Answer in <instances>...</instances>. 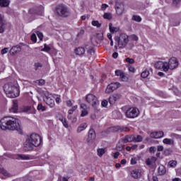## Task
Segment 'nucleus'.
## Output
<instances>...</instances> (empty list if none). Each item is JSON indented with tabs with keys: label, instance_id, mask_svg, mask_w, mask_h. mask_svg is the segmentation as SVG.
Instances as JSON below:
<instances>
[{
	"label": "nucleus",
	"instance_id": "33",
	"mask_svg": "<svg viewBox=\"0 0 181 181\" xmlns=\"http://www.w3.org/2000/svg\"><path fill=\"white\" fill-rule=\"evenodd\" d=\"M0 173H1V175L5 176L6 177H9V176H11V174H9L8 171H6L5 169L2 168H0Z\"/></svg>",
	"mask_w": 181,
	"mask_h": 181
},
{
	"label": "nucleus",
	"instance_id": "6",
	"mask_svg": "<svg viewBox=\"0 0 181 181\" xmlns=\"http://www.w3.org/2000/svg\"><path fill=\"white\" fill-rule=\"evenodd\" d=\"M43 101L45 102L47 105H49L50 108H54L56 103H54V98L53 95L47 91H42Z\"/></svg>",
	"mask_w": 181,
	"mask_h": 181
},
{
	"label": "nucleus",
	"instance_id": "23",
	"mask_svg": "<svg viewBox=\"0 0 181 181\" xmlns=\"http://www.w3.org/2000/svg\"><path fill=\"white\" fill-rule=\"evenodd\" d=\"M134 139H135V136L134 135H127L123 139V142L124 144H127V142H134Z\"/></svg>",
	"mask_w": 181,
	"mask_h": 181
},
{
	"label": "nucleus",
	"instance_id": "13",
	"mask_svg": "<svg viewBox=\"0 0 181 181\" xmlns=\"http://www.w3.org/2000/svg\"><path fill=\"white\" fill-rule=\"evenodd\" d=\"M79 107L81 110V117H83L88 115V107L86 103H80Z\"/></svg>",
	"mask_w": 181,
	"mask_h": 181
},
{
	"label": "nucleus",
	"instance_id": "2",
	"mask_svg": "<svg viewBox=\"0 0 181 181\" xmlns=\"http://www.w3.org/2000/svg\"><path fill=\"white\" fill-rule=\"evenodd\" d=\"M179 66V60L175 57H172L169 59L168 62L158 61L156 62L155 67L158 70H163L165 73H168L169 70H175L177 69Z\"/></svg>",
	"mask_w": 181,
	"mask_h": 181
},
{
	"label": "nucleus",
	"instance_id": "3",
	"mask_svg": "<svg viewBox=\"0 0 181 181\" xmlns=\"http://www.w3.org/2000/svg\"><path fill=\"white\" fill-rule=\"evenodd\" d=\"M42 144V138L39 134H33L29 136L23 144V149L25 152L33 151V148L37 147Z\"/></svg>",
	"mask_w": 181,
	"mask_h": 181
},
{
	"label": "nucleus",
	"instance_id": "61",
	"mask_svg": "<svg viewBox=\"0 0 181 181\" xmlns=\"http://www.w3.org/2000/svg\"><path fill=\"white\" fill-rule=\"evenodd\" d=\"M113 158H115V159H117L118 156H119V152H116L115 153L112 154Z\"/></svg>",
	"mask_w": 181,
	"mask_h": 181
},
{
	"label": "nucleus",
	"instance_id": "56",
	"mask_svg": "<svg viewBox=\"0 0 181 181\" xmlns=\"http://www.w3.org/2000/svg\"><path fill=\"white\" fill-rule=\"evenodd\" d=\"M102 107H107L108 105V101L107 100H103L101 103Z\"/></svg>",
	"mask_w": 181,
	"mask_h": 181
},
{
	"label": "nucleus",
	"instance_id": "38",
	"mask_svg": "<svg viewBox=\"0 0 181 181\" xmlns=\"http://www.w3.org/2000/svg\"><path fill=\"white\" fill-rule=\"evenodd\" d=\"M77 108H78V106L77 105L73 106L70 110H68V113L70 114V115H71L73 112H74V111L77 110Z\"/></svg>",
	"mask_w": 181,
	"mask_h": 181
},
{
	"label": "nucleus",
	"instance_id": "39",
	"mask_svg": "<svg viewBox=\"0 0 181 181\" xmlns=\"http://www.w3.org/2000/svg\"><path fill=\"white\" fill-rule=\"evenodd\" d=\"M50 50H52V48H50V47L49 45H47V44H45L44 48L42 49H41V52H50Z\"/></svg>",
	"mask_w": 181,
	"mask_h": 181
},
{
	"label": "nucleus",
	"instance_id": "24",
	"mask_svg": "<svg viewBox=\"0 0 181 181\" xmlns=\"http://www.w3.org/2000/svg\"><path fill=\"white\" fill-rule=\"evenodd\" d=\"M10 112H18V101L17 100H13V106L10 109Z\"/></svg>",
	"mask_w": 181,
	"mask_h": 181
},
{
	"label": "nucleus",
	"instance_id": "58",
	"mask_svg": "<svg viewBox=\"0 0 181 181\" xmlns=\"http://www.w3.org/2000/svg\"><path fill=\"white\" fill-rule=\"evenodd\" d=\"M131 163L132 165H136V158H132L131 159Z\"/></svg>",
	"mask_w": 181,
	"mask_h": 181
},
{
	"label": "nucleus",
	"instance_id": "30",
	"mask_svg": "<svg viewBox=\"0 0 181 181\" xmlns=\"http://www.w3.org/2000/svg\"><path fill=\"white\" fill-rule=\"evenodd\" d=\"M5 24L4 23V17L0 15V33H4Z\"/></svg>",
	"mask_w": 181,
	"mask_h": 181
},
{
	"label": "nucleus",
	"instance_id": "62",
	"mask_svg": "<svg viewBox=\"0 0 181 181\" xmlns=\"http://www.w3.org/2000/svg\"><path fill=\"white\" fill-rule=\"evenodd\" d=\"M129 71H131V73H135V68L134 66H129Z\"/></svg>",
	"mask_w": 181,
	"mask_h": 181
},
{
	"label": "nucleus",
	"instance_id": "59",
	"mask_svg": "<svg viewBox=\"0 0 181 181\" xmlns=\"http://www.w3.org/2000/svg\"><path fill=\"white\" fill-rule=\"evenodd\" d=\"M39 67H42V64L41 63H36L35 64V70H37V69H39Z\"/></svg>",
	"mask_w": 181,
	"mask_h": 181
},
{
	"label": "nucleus",
	"instance_id": "22",
	"mask_svg": "<svg viewBox=\"0 0 181 181\" xmlns=\"http://www.w3.org/2000/svg\"><path fill=\"white\" fill-rule=\"evenodd\" d=\"M16 158L19 160H29L30 159V156L25 154H18L16 156Z\"/></svg>",
	"mask_w": 181,
	"mask_h": 181
},
{
	"label": "nucleus",
	"instance_id": "54",
	"mask_svg": "<svg viewBox=\"0 0 181 181\" xmlns=\"http://www.w3.org/2000/svg\"><path fill=\"white\" fill-rule=\"evenodd\" d=\"M101 11H105V9L107 8H108V4H103L102 5H101Z\"/></svg>",
	"mask_w": 181,
	"mask_h": 181
},
{
	"label": "nucleus",
	"instance_id": "31",
	"mask_svg": "<svg viewBox=\"0 0 181 181\" xmlns=\"http://www.w3.org/2000/svg\"><path fill=\"white\" fill-rule=\"evenodd\" d=\"M9 0H0V6L1 8H6V6H9Z\"/></svg>",
	"mask_w": 181,
	"mask_h": 181
},
{
	"label": "nucleus",
	"instance_id": "15",
	"mask_svg": "<svg viewBox=\"0 0 181 181\" xmlns=\"http://www.w3.org/2000/svg\"><path fill=\"white\" fill-rule=\"evenodd\" d=\"M150 136L154 139H160V138H163V136H165V133L162 131L154 132L150 134Z\"/></svg>",
	"mask_w": 181,
	"mask_h": 181
},
{
	"label": "nucleus",
	"instance_id": "42",
	"mask_svg": "<svg viewBox=\"0 0 181 181\" xmlns=\"http://www.w3.org/2000/svg\"><path fill=\"white\" fill-rule=\"evenodd\" d=\"M37 110L38 111H46V107H45V106H43L42 104H39V105H37Z\"/></svg>",
	"mask_w": 181,
	"mask_h": 181
},
{
	"label": "nucleus",
	"instance_id": "41",
	"mask_svg": "<svg viewBox=\"0 0 181 181\" xmlns=\"http://www.w3.org/2000/svg\"><path fill=\"white\" fill-rule=\"evenodd\" d=\"M96 37L100 41L104 40V35H103V33H96Z\"/></svg>",
	"mask_w": 181,
	"mask_h": 181
},
{
	"label": "nucleus",
	"instance_id": "1",
	"mask_svg": "<svg viewBox=\"0 0 181 181\" xmlns=\"http://www.w3.org/2000/svg\"><path fill=\"white\" fill-rule=\"evenodd\" d=\"M0 128L3 131H17L20 134L22 132V127L19 119L12 117H4L0 120Z\"/></svg>",
	"mask_w": 181,
	"mask_h": 181
},
{
	"label": "nucleus",
	"instance_id": "45",
	"mask_svg": "<svg viewBox=\"0 0 181 181\" xmlns=\"http://www.w3.org/2000/svg\"><path fill=\"white\" fill-rule=\"evenodd\" d=\"M130 37L132 40H133V42H138V40H139V37H138V35L135 34H132V35H130Z\"/></svg>",
	"mask_w": 181,
	"mask_h": 181
},
{
	"label": "nucleus",
	"instance_id": "32",
	"mask_svg": "<svg viewBox=\"0 0 181 181\" xmlns=\"http://www.w3.org/2000/svg\"><path fill=\"white\" fill-rule=\"evenodd\" d=\"M59 121L63 124L64 127L65 128H69V124H67V122L66 121V118H64L63 116H61L59 117Z\"/></svg>",
	"mask_w": 181,
	"mask_h": 181
},
{
	"label": "nucleus",
	"instance_id": "21",
	"mask_svg": "<svg viewBox=\"0 0 181 181\" xmlns=\"http://www.w3.org/2000/svg\"><path fill=\"white\" fill-rule=\"evenodd\" d=\"M87 127H88L87 123L81 124L76 129L77 134H81V132H83V131H85V129H87Z\"/></svg>",
	"mask_w": 181,
	"mask_h": 181
},
{
	"label": "nucleus",
	"instance_id": "7",
	"mask_svg": "<svg viewBox=\"0 0 181 181\" xmlns=\"http://www.w3.org/2000/svg\"><path fill=\"white\" fill-rule=\"evenodd\" d=\"M85 100L89 105H91L93 108H97L98 105H100V100H98V98L92 93H89L86 95Z\"/></svg>",
	"mask_w": 181,
	"mask_h": 181
},
{
	"label": "nucleus",
	"instance_id": "8",
	"mask_svg": "<svg viewBox=\"0 0 181 181\" xmlns=\"http://www.w3.org/2000/svg\"><path fill=\"white\" fill-rule=\"evenodd\" d=\"M115 40L118 42L119 47H125L129 42V36L127 34H121L118 37L115 38Z\"/></svg>",
	"mask_w": 181,
	"mask_h": 181
},
{
	"label": "nucleus",
	"instance_id": "27",
	"mask_svg": "<svg viewBox=\"0 0 181 181\" xmlns=\"http://www.w3.org/2000/svg\"><path fill=\"white\" fill-rule=\"evenodd\" d=\"M109 30L111 33H117V32H119V27H115L112 25V23L109 24Z\"/></svg>",
	"mask_w": 181,
	"mask_h": 181
},
{
	"label": "nucleus",
	"instance_id": "46",
	"mask_svg": "<svg viewBox=\"0 0 181 181\" xmlns=\"http://www.w3.org/2000/svg\"><path fill=\"white\" fill-rule=\"evenodd\" d=\"M45 83L46 81H45L43 79L35 81V84H37V86H44Z\"/></svg>",
	"mask_w": 181,
	"mask_h": 181
},
{
	"label": "nucleus",
	"instance_id": "36",
	"mask_svg": "<svg viewBox=\"0 0 181 181\" xmlns=\"http://www.w3.org/2000/svg\"><path fill=\"white\" fill-rule=\"evenodd\" d=\"M177 165V161L176 160H170L168 162V168H175Z\"/></svg>",
	"mask_w": 181,
	"mask_h": 181
},
{
	"label": "nucleus",
	"instance_id": "47",
	"mask_svg": "<svg viewBox=\"0 0 181 181\" xmlns=\"http://www.w3.org/2000/svg\"><path fill=\"white\" fill-rule=\"evenodd\" d=\"M121 80L123 81H128L129 80V78H128V76L127 75H125V74H123L122 75V76L120 77Z\"/></svg>",
	"mask_w": 181,
	"mask_h": 181
},
{
	"label": "nucleus",
	"instance_id": "10",
	"mask_svg": "<svg viewBox=\"0 0 181 181\" xmlns=\"http://www.w3.org/2000/svg\"><path fill=\"white\" fill-rule=\"evenodd\" d=\"M127 118H136L139 115V110L136 107H130L125 112Z\"/></svg>",
	"mask_w": 181,
	"mask_h": 181
},
{
	"label": "nucleus",
	"instance_id": "19",
	"mask_svg": "<svg viewBox=\"0 0 181 181\" xmlns=\"http://www.w3.org/2000/svg\"><path fill=\"white\" fill-rule=\"evenodd\" d=\"M21 50H22L21 47L16 45V46L13 47L10 49V54H11V56H16V54H18V53H21Z\"/></svg>",
	"mask_w": 181,
	"mask_h": 181
},
{
	"label": "nucleus",
	"instance_id": "18",
	"mask_svg": "<svg viewBox=\"0 0 181 181\" xmlns=\"http://www.w3.org/2000/svg\"><path fill=\"white\" fill-rule=\"evenodd\" d=\"M115 11L117 15H118V16H121V15L124 13V11H125L124 4H117L115 7Z\"/></svg>",
	"mask_w": 181,
	"mask_h": 181
},
{
	"label": "nucleus",
	"instance_id": "64",
	"mask_svg": "<svg viewBox=\"0 0 181 181\" xmlns=\"http://www.w3.org/2000/svg\"><path fill=\"white\" fill-rule=\"evenodd\" d=\"M112 57L114 59H117V57H118V52H115L112 54Z\"/></svg>",
	"mask_w": 181,
	"mask_h": 181
},
{
	"label": "nucleus",
	"instance_id": "29",
	"mask_svg": "<svg viewBox=\"0 0 181 181\" xmlns=\"http://www.w3.org/2000/svg\"><path fill=\"white\" fill-rule=\"evenodd\" d=\"M105 152H107V150L105 148H98L97 149V153H98V156H99V158H102V156L105 154Z\"/></svg>",
	"mask_w": 181,
	"mask_h": 181
},
{
	"label": "nucleus",
	"instance_id": "53",
	"mask_svg": "<svg viewBox=\"0 0 181 181\" xmlns=\"http://www.w3.org/2000/svg\"><path fill=\"white\" fill-rule=\"evenodd\" d=\"M8 52H9V48H8V47H6L1 50V54H6V53H8Z\"/></svg>",
	"mask_w": 181,
	"mask_h": 181
},
{
	"label": "nucleus",
	"instance_id": "11",
	"mask_svg": "<svg viewBox=\"0 0 181 181\" xmlns=\"http://www.w3.org/2000/svg\"><path fill=\"white\" fill-rule=\"evenodd\" d=\"M119 87H121V83L119 82L111 83L110 84L107 85L105 93V94H111L112 93H114L115 90H118Z\"/></svg>",
	"mask_w": 181,
	"mask_h": 181
},
{
	"label": "nucleus",
	"instance_id": "37",
	"mask_svg": "<svg viewBox=\"0 0 181 181\" xmlns=\"http://www.w3.org/2000/svg\"><path fill=\"white\" fill-rule=\"evenodd\" d=\"M149 74H150L149 71L145 70L141 73V76L142 77V78H146L147 77L149 76Z\"/></svg>",
	"mask_w": 181,
	"mask_h": 181
},
{
	"label": "nucleus",
	"instance_id": "57",
	"mask_svg": "<svg viewBox=\"0 0 181 181\" xmlns=\"http://www.w3.org/2000/svg\"><path fill=\"white\" fill-rule=\"evenodd\" d=\"M66 105L67 107H73V103L71 102V100H66Z\"/></svg>",
	"mask_w": 181,
	"mask_h": 181
},
{
	"label": "nucleus",
	"instance_id": "55",
	"mask_svg": "<svg viewBox=\"0 0 181 181\" xmlns=\"http://www.w3.org/2000/svg\"><path fill=\"white\" fill-rule=\"evenodd\" d=\"M55 102L57 103V104H60V103H62V98H60V96L57 97L55 98Z\"/></svg>",
	"mask_w": 181,
	"mask_h": 181
},
{
	"label": "nucleus",
	"instance_id": "44",
	"mask_svg": "<svg viewBox=\"0 0 181 181\" xmlns=\"http://www.w3.org/2000/svg\"><path fill=\"white\" fill-rule=\"evenodd\" d=\"M92 25L96 26V28H101V23H100V22H98V21H93Z\"/></svg>",
	"mask_w": 181,
	"mask_h": 181
},
{
	"label": "nucleus",
	"instance_id": "20",
	"mask_svg": "<svg viewBox=\"0 0 181 181\" xmlns=\"http://www.w3.org/2000/svg\"><path fill=\"white\" fill-rule=\"evenodd\" d=\"M163 144H164V145H170L171 146H174L175 140H173V139L165 138L163 140Z\"/></svg>",
	"mask_w": 181,
	"mask_h": 181
},
{
	"label": "nucleus",
	"instance_id": "63",
	"mask_svg": "<svg viewBox=\"0 0 181 181\" xmlns=\"http://www.w3.org/2000/svg\"><path fill=\"white\" fill-rule=\"evenodd\" d=\"M170 136H171V138H178L179 135H177L175 133H173V134H170Z\"/></svg>",
	"mask_w": 181,
	"mask_h": 181
},
{
	"label": "nucleus",
	"instance_id": "43",
	"mask_svg": "<svg viewBox=\"0 0 181 181\" xmlns=\"http://www.w3.org/2000/svg\"><path fill=\"white\" fill-rule=\"evenodd\" d=\"M142 136L137 135L136 137L134 136V142H142Z\"/></svg>",
	"mask_w": 181,
	"mask_h": 181
},
{
	"label": "nucleus",
	"instance_id": "50",
	"mask_svg": "<svg viewBox=\"0 0 181 181\" xmlns=\"http://www.w3.org/2000/svg\"><path fill=\"white\" fill-rule=\"evenodd\" d=\"M31 40L34 42V43H36L37 42V37H36V34H33L31 35Z\"/></svg>",
	"mask_w": 181,
	"mask_h": 181
},
{
	"label": "nucleus",
	"instance_id": "25",
	"mask_svg": "<svg viewBox=\"0 0 181 181\" xmlns=\"http://www.w3.org/2000/svg\"><path fill=\"white\" fill-rule=\"evenodd\" d=\"M131 176L134 177V179H139L141 176V173L138 170H133L131 171Z\"/></svg>",
	"mask_w": 181,
	"mask_h": 181
},
{
	"label": "nucleus",
	"instance_id": "14",
	"mask_svg": "<svg viewBox=\"0 0 181 181\" xmlns=\"http://www.w3.org/2000/svg\"><path fill=\"white\" fill-rule=\"evenodd\" d=\"M94 141H95V131L93 129H90L88 132L87 142L93 144Z\"/></svg>",
	"mask_w": 181,
	"mask_h": 181
},
{
	"label": "nucleus",
	"instance_id": "34",
	"mask_svg": "<svg viewBox=\"0 0 181 181\" xmlns=\"http://www.w3.org/2000/svg\"><path fill=\"white\" fill-rule=\"evenodd\" d=\"M132 19L134 21V22H142V18L139 16L134 15L132 16Z\"/></svg>",
	"mask_w": 181,
	"mask_h": 181
},
{
	"label": "nucleus",
	"instance_id": "40",
	"mask_svg": "<svg viewBox=\"0 0 181 181\" xmlns=\"http://www.w3.org/2000/svg\"><path fill=\"white\" fill-rule=\"evenodd\" d=\"M88 56H89L90 57V56H93V53H94V48H93V47H89L88 48Z\"/></svg>",
	"mask_w": 181,
	"mask_h": 181
},
{
	"label": "nucleus",
	"instance_id": "48",
	"mask_svg": "<svg viewBox=\"0 0 181 181\" xmlns=\"http://www.w3.org/2000/svg\"><path fill=\"white\" fill-rule=\"evenodd\" d=\"M125 60L127 63H129V64H134V63H135V60L132 58L127 57Z\"/></svg>",
	"mask_w": 181,
	"mask_h": 181
},
{
	"label": "nucleus",
	"instance_id": "26",
	"mask_svg": "<svg viewBox=\"0 0 181 181\" xmlns=\"http://www.w3.org/2000/svg\"><path fill=\"white\" fill-rule=\"evenodd\" d=\"M156 160H158V159L156 157H151L146 160V164L151 166V165H153Z\"/></svg>",
	"mask_w": 181,
	"mask_h": 181
},
{
	"label": "nucleus",
	"instance_id": "5",
	"mask_svg": "<svg viewBox=\"0 0 181 181\" xmlns=\"http://www.w3.org/2000/svg\"><path fill=\"white\" fill-rule=\"evenodd\" d=\"M43 13H45V7H43V6H38L30 8L29 11V16L31 18L30 21L36 19L37 16H43Z\"/></svg>",
	"mask_w": 181,
	"mask_h": 181
},
{
	"label": "nucleus",
	"instance_id": "16",
	"mask_svg": "<svg viewBox=\"0 0 181 181\" xmlns=\"http://www.w3.org/2000/svg\"><path fill=\"white\" fill-rule=\"evenodd\" d=\"M74 53L76 56H84L86 54V49L83 47H78L74 49Z\"/></svg>",
	"mask_w": 181,
	"mask_h": 181
},
{
	"label": "nucleus",
	"instance_id": "60",
	"mask_svg": "<svg viewBox=\"0 0 181 181\" xmlns=\"http://www.w3.org/2000/svg\"><path fill=\"white\" fill-rule=\"evenodd\" d=\"M157 151H158V152H163V146H158Z\"/></svg>",
	"mask_w": 181,
	"mask_h": 181
},
{
	"label": "nucleus",
	"instance_id": "51",
	"mask_svg": "<svg viewBox=\"0 0 181 181\" xmlns=\"http://www.w3.org/2000/svg\"><path fill=\"white\" fill-rule=\"evenodd\" d=\"M149 152H150V153H155L156 152V147H155V146L150 147Z\"/></svg>",
	"mask_w": 181,
	"mask_h": 181
},
{
	"label": "nucleus",
	"instance_id": "9",
	"mask_svg": "<svg viewBox=\"0 0 181 181\" xmlns=\"http://www.w3.org/2000/svg\"><path fill=\"white\" fill-rule=\"evenodd\" d=\"M57 13L62 18H67L71 13L70 10L64 5H59L57 8Z\"/></svg>",
	"mask_w": 181,
	"mask_h": 181
},
{
	"label": "nucleus",
	"instance_id": "4",
	"mask_svg": "<svg viewBox=\"0 0 181 181\" xmlns=\"http://www.w3.org/2000/svg\"><path fill=\"white\" fill-rule=\"evenodd\" d=\"M4 90L9 98H16L19 97L21 94V89H19V85L18 83H6L4 86Z\"/></svg>",
	"mask_w": 181,
	"mask_h": 181
},
{
	"label": "nucleus",
	"instance_id": "28",
	"mask_svg": "<svg viewBox=\"0 0 181 181\" xmlns=\"http://www.w3.org/2000/svg\"><path fill=\"white\" fill-rule=\"evenodd\" d=\"M158 173L160 176H163V175H165L166 168H165V166H163V165L160 166L158 169Z\"/></svg>",
	"mask_w": 181,
	"mask_h": 181
},
{
	"label": "nucleus",
	"instance_id": "35",
	"mask_svg": "<svg viewBox=\"0 0 181 181\" xmlns=\"http://www.w3.org/2000/svg\"><path fill=\"white\" fill-rule=\"evenodd\" d=\"M103 18L111 21V19H112V14H111V13H105L103 14Z\"/></svg>",
	"mask_w": 181,
	"mask_h": 181
},
{
	"label": "nucleus",
	"instance_id": "12",
	"mask_svg": "<svg viewBox=\"0 0 181 181\" xmlns=\"http://www.w3.org/2000/svg\"><path fill=\"white\" fill-rule=\"evenodd\" d=\"M129 129L127 127H121L119 126H114L109 128L110 132H128Z\"/></svg>",
	"mask_w": 181,
	"mask_h": 181
},
{
	"label": "nucleus",
	"instance_id": "17",
	"mask_svg": "<svg viewBox=\"0 0 181 181\" xmlns=\"http://www.w3.org/2000/svg\"><path fill=\"white\" fill-rule=\"evenodd\" d=\"M119 98H121V95H119L118 93L114 94L110 97L109 103H110V104H115V103H117V101H118V100H119Z\"/></svg>",
	"mask_w": 181,
	"mask_h": 181
},
{
	"label": "nucleus",
	"instance_id": "49",
	"mask_svg": "<svg viewBox=\"0 0 181 181\" xmlns=\"http://www.w3.org/2000/svg\"><path fill=\"white\" fill-rule=\"evenodd\" d=\"M36 33L38 39H40V40H43V33L39 31H37Z\"/></svg>",
	"mask_w": 181,
	"mask_h": 181
},
{
	"label": "nucleus",
	"instance_id": "52",
	"mask_svg": "<svg viewBox=\"0 0 181 181\" xmlns=\"http://www.w3.org/2000/svg\"><path fill=\"white\" fill-rule=\"evenodd\" d=\"M123 74H124V72H122V71H119V70L115 71V75L117 76L122 77Z\"/></svg>",
	"mask_w": 181,
	"mask_h": 181
}]
</instances>
